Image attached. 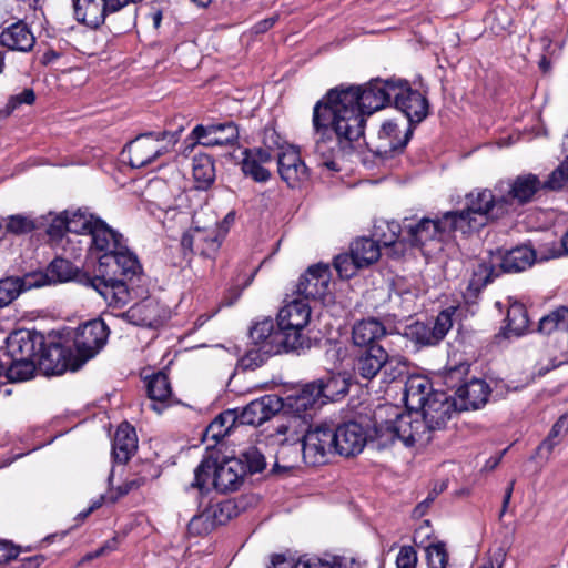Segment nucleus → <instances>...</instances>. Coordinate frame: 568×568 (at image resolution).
<instances>
[{
	"label": "nucleus",
	"mask_w": 568,
	"mask_h": 568,
	"mask_svg": "<svg viewBox=\"0 0 568 568\" xmlns=\"http://www.w3.org/2000/svg\"><path fill=\"white\" fill-rule=\"evenodd\" d=\"M284 408H287L294 416L324 404V400L315 383L305 384L300 390L283 398Z\"/></svg>",
	"instance_id": "nucleus-31"
},
{
	"label": "nucleus",
	"mask_w": 568,
	"mask_h": 568,
	"mask_svg": "<svg viewBox=\"0 0 568 568\" xmlns=\"http://www.w3.org/2000/svg\"><path fill=\"white\" fill-rule=\"evenodd\" d=\"M505 203L501 193L489 189H476L466 195L464 210L453 211V223L464 234L478 231L490 217L507 212Z\"/></svg>",
	"instance_id": "nucleus-7"
},
{
	"label": "nucleus",
	"mask_w": 568,
	"mask_h": 568,
	"mask_svg": "<svg viewBox=\"0 0 568 568\" xmlns=\"http://www.w3.org/2000/svg\"><path fill=\"white\" fill-rule=\"evenodd\" d=\"M406 367V362L402 357L389 355L382 346H371L357 352L353 369L357 378L372 381L382 374V381L389 384L400 378Z\"/></svg>",
	"instance_id": "nucleus-8"
},
{
	"label": "nucleus",
	"mask_w": 568,
	"mask_h": 568,
	"mask_svg": "<svg viewBox=\"0 0 568 568\" xmlns=\"http://www.w3.org/2000/svg\"><path fill=\"white\" fill-rule=\"evenodd\" d=\"M278 328L274 329L272 320H264L256 323L250 331L251 338L255 344L260 345L265 353L280 354L282 352H291L286 348V344L277 336Z\"/></svg>",
	"instance_id": "nucleus-30"
},
{
	"label": "nucleus",
	"mask_w": 568,
	"mask_h": 568,
	"mask_svg": "<svg viewBox=\"0 0 568 568\" xmlns=\"http://www.w3.org/2000/svg\"><path fill=\"white\" fill-rule=\"evenodd\" d=\"M334 437L336 453L347 457L359 454L367 443L366 433L355 422L334 428Z\"/></svg>",
	"instance_id": "nucleus-22"
},
{
	"label": "nucleus",
	"mask_w": 568,
	"mask_h": 568,
	"mask_svg": "<svg viewBox=\"0 0 568 568\" xmlns=\"http://www.w3.org/2000/svg\"><path fill=\"white\" fill-rule=\"evenodd\" d=\"M544 187L554 191L568 189V155L550 173L548 180L544 183Z\"/></svg>",
	"instance_id": "nucleus-51"
},
{
	"label": "nucleus",
	"mask_w": 568,
	"mask_h": 568,
	"mask_svg": "<svg viewBox=\"0 0 568 568\" xmlns=\"http://www.w3.org/2000/svg\"><path fill=\"white\" fill-rule=\"evenodd\" d=\"M291 144H288L280 134L278 132L271 126H266L263 131V149L268 151L270 153L272 151H275L276 154L281 151H285L286 148H290Z\"/></svg>",
	"instance_id": "nucleus-56"
},
{
	"label": "nucleus",
	"mask_w": 568,
	"mask_h": 568,
	"mask_svg": "<svg viewBox=\"0 0 568 568\" xmlns=\"http://www.w3.org/2000/svg\"><path fill=\"white\" fill-rule=\"evenodd\" d=\"M272 159V153L263 148L245 150L242 160V171L256 182H266L270 180L271 173L264 168V164L271 162Z\"/></svg>",
	"instance_id": "nucleus-33"
},
{
	"label": "nucleus",
	"mask_w": 568,
	"mask_h": 568,
	"mask_svg": "<svg viewBox=\"0 0 568 568\" xmlns=\"http://www.w3.org/2000/svg\"><path fill=\"white\" fill-rule=\"evenodd\" d=\"M544 186L537 175L528 173L518 175L511 182L500 181L495 185V191L501 193L506 200L508 211L513 204L523 205L530 202L534 195Z\"/></svg>",
	"instance_id": "nucleus-16"
},
{
	"label": "nucleus",
	"mask_w": 568,
	"mask_h": 568,
	"mask_svg": "<svg viewBox=\"0 0 568 568\" xmlns=\"http://www.w3.org/2000/svg\"><path fill=\"white\" fill-rule=\"evenodd\" d=\"M64 232H69V212L54 217L48 229V234L54 239L61 237Z\"/></svg>",
	"instance_id": "nucleus-60"
},
{
	"label": "nucleus",
	"mask_w": 568,
	"mask_h": 568,
	"mask_svg": "<svg viewBox=\"0 0 568 568\" xmlns=\"http://www.w3.org/2000/svg\"><path fill=\"white\" fill-rule=\"evenodd\" d=\"M398 132L396 123L385 121L378 131L379 144L376 152L378 154H387L388 152L402 150L407 144L412 131L408 130L403 139L398 138Z\"/></svg>",
	"instance_id": "nucleus-36"
},
{
	"label": "nucleus",
	"mask_w": 568,
	"mask_h": 568,
	"mask_svg": "<svg viewBox=\"0 0 568 568\" xmlns=\"http://www.w3.org/2000/svg\"><path fill=\"white\" fill-rule=\"evenodd\" d=\"M409 335L414 341H416V343L422 345H436L439 343L433 327L424 323H416L412 325L409 328Z\"/></svg>",
	"instance_id": "nucleus-55"
},
{
	"label": "nucleus",
	"mask_w": 568,
	"mask_h": 568,
	"mask_svg": "<svg viewBox=\"0 0 568 568\" xmlns=\"http://www.w3.org/2000/svg\"><path fill=\"white\" fill-rule=\"evenodd\" d=\"M239 425L237 409L226 410L220 414L207 427L206 434L215 440L229 435L230 430Z\"/></svg>",
	"instance_id": "nucleus-45"
},
{
	"label": "nucleus",
	"mask_w": 568,
	"mask_h": 568,
	"mask_svg": "<svg viewBox=\"0 0 568 568\" xmlns=\"http://www.w3.org/2000/svg\"><path fill=\"white\" fill-rule=\"evenodd\" d=\"M37 339L41 346V336H32L30 332H14L8 337L7 351L0 356L7 359L38 361L40 347L37 345Z\"/></svg>",
	"instance_id": "nucleus-25"
},
{
	"label": "nucleus",
	"mask_w": 568,
	"mask_h": 568,
	"mask_svg": "<svg viewBox=\"0 0 568 568\" xmlns=\"http://www.w3.org/2000/svg\"><path fill=\"white\" fill-rule=\"evenodd\" d=\"M244 478L243 460L241 458H225L217 462L212 457L204 458L194 470L192 487L204 489L209 479L220 493L233 491L239 488Z\"/></svg>",
	"instance_id": "nucleus-9"
},
{
	"label": "nucleus",
	"mask_w": 568,
	"mask_h": 568,
	"mask_svg": "<svg viewBox=\"0 0 568 568\" xmlns=\"http://www.w3.org/2000/svg\"><path fill=\"white\" fill-rule=\"evenodd\" d=\"M311 320V307L303 300L286 303L277 314V336L291 352L310 348L311 339L305 329Z\"/></svg>",
	"instance_id": "nucleus-10"
},
{
	"label": "nucleus",
	"mask_w": 568,
	"mask_h": 568,
	"mask_svg": "<svg viewBox=\"0 0 568 568\" xmlns=\"http://www.w3.org/2000/svg\"><path fill=\"white\" fill-rule=\"evenodd\" d=\"M395 80H373L365 85H339L331 89L323 98L334 111L357 122L364 135L366 118L383 109L393 100Z\"/></svg>",
	"instance_id": "nucleus-4"
},
{
	"label": "nucleus",
	"mask_w": 568,
	"mask_h": 568,
	"mask_svg": "<svg viewBox=\"0 0 568 568\" xmlns=\"http://www.w3.org/2000/svg\"><path fill=\"white\" fill-rule=\"evenodd\" d=\"M454 403L440 392L434 393L419 412H405L398 406L385 404L374 413V429L371 443L377 449H385L396 442L410 447L427 445L432 434L446 427L455 413Z\"/></svg>",
	"instance_id": "nucleus-1"
},
{
	"label": "nucleus",
	"mask_w": 568,
	"mask_h": 568,
	"mask_svg": "<svg viewBox=\"0 0 568 568\" xmlns=\"http://www.w3.org/2000/svg\"><path fill=\"white\" fill-rule=\"evenodd\" d=\"M237 458H241L243 460L244 476L247 473H260L266 466L264 455L255 446H250L246 449H244Z\"/></svg>",
	"instance_id": "nucleus-49"
},
{
	"label": "nucleus",
	"mask_w": 568,
	"mask_h": 568,
	"mask_svg": "<svg viewBox=\"0 0 568 568\" xmlns=\"http://www.w3.org/2000/svg\"><path fill=\"white\" fill-rule=\"evenodd\" d=\"M506 337H520L528 331V315L526 308L520 303H514L507 312Z\"/></svg>",
	"instance_id": "nucleus-39"
},
{
	"label": "nucleus",
	"mask_w": 568,
	"mask_h": 568,
	"mask_svg": "<svg viewBox=\"0 0 568 568\" xmlns=\"http://www.w3.org/2000/svg\"><path fill=\"white\" fill-rule=\"evenodd\" d=\"M34 43L36 37L23 21L10 24L0 33V44L12 51L28 52Z\"/></svg>",
	"instance_id": "nucleus-29"
},
{
	"label": "nucleus",
	"mask_w": 568,
	"mask_h": 568,
	"mask_svg": "<svg viewBox=\"0 0 568 568\" xmlns=\"http://www.w3.org/2000/svg\"><path fill=\"white\" fill-rule=\"evenodd\" d=\"M426 558L428 568H446L448 554L445 545L442 542L430 544L426 548Z\"/></svg>",
	"instance_id": "nucleus-53"
},
{
	"label": "nucleus",
	"mask_w": 568,
	"mask_h": 568,
	"mask_svg": "<svg viewBox=\"0 0 568 568\" xmlns=\"http://www.w3.org/2000/svg\"><path fill=\"white\" fill-rule=\"evenodd\" d=\"M393 101L395 106L400 110L410 124L420 123L428 114V101L426 97L417 90H413L407 81L395 80Z\"/></svg>",
	"instance_id": "nucleus-15"
},
{
	"label": "nucleus",
	"mask_w": 568,
	"mask_h": 568,
	"mask_svg": "<svg viewBox=\"0 0 568 568\" xmlns=\"http://www.w3.org/2000/svg\"><path fill=\"white\" fill-rule=\"evenodd\" d=\"M109 329L102 320L89 321L80 325L74 335V347L80 363H71L67 357V351L58 344L48 349V358L57 361L52 367L53 374H62L65 369L77 371L87 361L94 357L105 345Z\"/></svg>",
	"instance_id": "nucleus-6"
},
{
	"label": "nucleus",
	"mask_w": 568,
	"mask_h": 568,
	"mask_svg": "<svg viewBox=\"0 0 568 568\" xmlns=\"http://www.w3.org/2000/svg\"><path fill=\"white\" fill-rule=\"evenodd\" d=\"M148 194L152 197V202L162 211L175 209V196L170 186L163 180L151 181L148 185Z\"/></svg>",
	"instance_id": "nucleus-41"
},
{
	"label": "nucleus",
	"mask_w": 568,
	"mask_h": 568,
	"mask_svg": "<svg viewBox=\"0 0 568 568\" xmlns=\"http://www.w3.org/2000/svg\"><path fill=\"white\" fill-rule=\"evenodd\" d=\"M538 328L544 334L568 329V308L562 306L545 315L540 318Z\"/></svg>",
	"instance_id": "nucleus-46"
},
{
	"label": "nucleus",
	"mask_w": 568,
	"mask_h": 568,
	"mask_svg": "<svg viewBox=\"0 0 568 568\" xmlns=\"http://www.w3.org/2000/svg\"><path fill=\"white\" fill-rule=\"evenodd\" d=\"M18 556V549L8 540H0V564H6Z\"/></svg>",
	"instance_id": "nucleus-62"
},
{
	"label": "nucleus",
	"mask_w": 568,
	"mask_h": 568,
	"mask_svg": "<svg viewBox=\"0 0 568 568\" xmlns=\"http://www.w3.org/2000/svg\"><path fill=\"white\" fill-rule=\"evenodd\" d=\"M182 129L174 132H148L130 141L124 149L132 168H143L170 152L180 139Z\"/></svg>",
	"instance_id": "nucleus-12"
},
{
	"label": "nucleus",
	"mask_w": 568,
	"mask_h": 568,
	"mask_svg": "<svg viewBox=\"0 0 568 568\" xmlns=\"http://www.w3.org/2000/svg\"><path fill=\"white\" fill-rule=\"evenodd\" d=\"M181 244L194 253L211 256L219 250L221 240L216 227H194L183 234Z\"/></svg>",
	"instance_id": "nucleus-24"
},
{
	"label": "nucleus",
	"mask_w": 568,
	"mask_h": 568,
	"mask_svg": "<svg viewBox=\"0 0 568 568\" xmlns=\"http://www.w3.org/2000/svg\"><path fill=\"white\" fill-rule=\"evenodd\" d=\"M215 527L225 525L233 516H236V506L232 500H225L210 505L205 508Z\"/></svg>",
	"instance_id": "nucleus-48"
},
{
	"label": "nucleus",
	"mask_w": 568,
	"mask_h": 568,
	"mask_svg": "<svg viewBox=\"0 0 568 568\" xmlns=\"http://www.w3.org/2000/svg\"><path fill=\"white\" fill-rule=\"evenodd\" d=\"M7 232L21 235L32 232L36 229L34 221L26 215L16 214L8 217Z\"/></svg>",
	"instance_id": "nucleus-54"
},
{
	"label": "nucleus",
	"mask_w": 568,
	"mask_h": 568,
	"mask_svg": "<svg viewBox=\"0 0 568 568\" xmlns=\"http://www.w3.org/2000/svg\"><path fill=\"white\" fill-rule=\"evenodd\" d=\"M417 552L412 546H403L396 558L397 568H416Z\"/></svg>",
	"instance_id": "nucleus-59"
},
{
	"label": "nucleus",
	"mask_w": 568,
	"mask_h": 568,
	"mask_svg": "<svg viewBox=\"0 0 568 568\" xmlns=\"http://www.w3.org/2000/svg\"><path fill=\"white\" fill-rule=\"evenodd\" d=\"M453 220V211H449L443 214L440 219L423 217L416 225H408L412 244L424 247L427 243L440 242L444 236L459 231Z\"/></svg>",
	"instance_id": "nucleus-13"
},
{
	"label": "nucleus",
	"mask_w": 568,
	"mask_h": 568,
	"mask_svg": "<svg viewBox=\"0 0 568 568\" xmlns=\"http://www.w3.org/2000/svg\"><path fill=\"white\" fill-rule=\"evenodd\" d=\"M334 267L342 278L354 276L359 267L351 254H339L334 260Z\"/></svg>",
	"instance_id": "nucleus-57"
},
{
	"label": "nucleus",
	"mask_w": 568,
	"mask_h": 568,
	"mask_svg": "<svg viewBox=\"0 0 568 568\" xmlns=\"http://www.w3.org/2000/svg\"><path fill=\"white\" fill-rule=\"evenodd\" d=\"M146 389L152 400L151 409L161 414L171 403L172 389L168 376L164 373H156L148 378Z\"/></svg>",
	"instance_id": "nucleus-34"
},
{
	"label": "nucleus",
	"mask_w": 568,
	"mask_h": 568,
	"mask_svg": "<svg viewBox=\"0 0 568 568\" xmlns=\"http://www.w3.org/2000/svg\"><path fill=\"white\" fill-rule=\"evenodd\" d=\"M18 103L32 104L36 100V94L31 89H24L20 94L14 97Z\"/></svg>",
	"instance_id": "nucleus-64"
},
{
	"label": "nucleus",
	"mask_w": 568,
	"mask_h": 568,
	"mask_svg": "<svg viewBox=\"0 0 568 568\" xmlns=\"http://www.w3.org/2000/svg\"><path fill=\"white\" fill-rule=\"evenodd\" d=\"M90 252L98 258V275L88 276L85 284L95 290L113 307H123L131 300L124 280L140 277L142 267L128 248L122 234L105 222L98 221L90 235Z\"/></svg>",
	"instance_id": "nucleus-2"
},
{
	"label": "nucleus",
	"mask_w": 568,
	"mask_h": 568,
	"mask_svg": "<svg viewBox=\"0 0 568 568\" xmlns=\"http://www.w3.org/2000/svg\"><path fill=\"white\" fill-rule=\"evenodd\" d=\"M318 392L324 400H336L348 392V382L342 375L327 374L326 376L314 381Z\"/></svg>",
	"instance_id": "nucleus-37"
},
{
	"label": "nucleus",
	"mask_w": 568,
	"mask_h": 568,
	"mask_svg": "<svg viewBox=\"0 0 568 568\" xmlns=\"http://www.w3.org/2000/svg\"><path fill=\"white\" fill-rule=\"evenodd\" d=\"M73 13L78 22L95 29L100 27L109 13L116 12L115 0H72Z\"/></svg>",
	"instance_id": "nucleus-19"
},
{
	"label": "nucleus",
	"mask_w": 568,
	"mask_h": 568,
	"mask_svg": "<svg viewBox=\"0 0 568 568\" xmlns=\"http://www.w3.org/2000/svg\"><path fill=\"white\" fill-rule=\"evenodd\" d=\"M0 359L6 364L3 375L10 382H23L33 376L36 371V363L38 361H24L20 358H4Z\"/></svg>",
	"instance_id": "nucleus-40"
},
{
	"label": "nucleus",
	"mask_w": 568,
	"mask_h": 568,
	"mask_svg": "<svg viewBox=\"0 0 568 568\" xmlns=\"http://www.w3.org/2000/svg\"><path fill=\"white\" fill-rule=\"evenodd\" d=\"M123 317H125L129 323L136 326L156 327L165 317V310L158 300L146 297L131 306L123 313Z\"/></svg>",
	"instance_id": "nucleus-23"
},
{
	"label": "nucleus",
	"mask_w": 568,
	"mask_h": 568,
	"mask_svg": "<svg viewBox=\"0 0 568 568\" xmlns=\"http://www.w3.org/2000/svg\"><path fill=\"white\" fill-rule=\"evenodd\" d=\"M560 250L555 246L552 248H546L542 244L538 250H534L530 246L521 245L507 251L500 262V268L507 273L523 272L536 262L549 261L551 258L560 257Z\"/></svg>",
	"instance_id": "nucleus-14"
},
{
	"label": "nucleus",
	"mask_w": 568,
	"mask_h": 568,
	"mask_svg": "<svg viewBox=\"0 0 568 568\" xmlns=\"http://www.w3.org/2000/svg\"><path fill=\"white\" fill-rule=\"evenodd\" d=\"M353 564V560L336 555L324 558L303 556L295 562V568H349Z\"/></svg>",
	"instance_id": "nucleus-42"
},
{
	"label": "nucleus",
	"mask_w": 568,
	"mask_h": 568,
	"mask_svg": "<svg viewBox=\"0 0 568 568\" xmlns=\"http://www.w3.org/2000/svg\"><path fill=\"white\" fill-rule=\"evenodd\" d=\"M567 434L568 414H564L552 425L548 436L537 447V455L548 459L554 448L562 442Z\"/></svg>",
	"instance_id": "nucleus-38"
},
{
	"label": "nucleus",
	"mask_w": 568,
	"mask_h": 568,
	"mask_svg": "<svg viewBox=\"0 0 568 568\" xmlns=\"http://www.w3.org/2000/svg\"><path fill=\"white\" fill-rule=\"evenodd\" d=\"M498 275V272L494 268V266L488 262H479L473 271V277L470 280V286L479 290L486 286L488 283L493 281L495 276Z\"/></svg>",
	"instance_id": "nucleus-50"
},
{
	"label": "nucleus",
	"mask_w": 568,
	"mask_h": 568,
	"mask_svg": "<svg viewBox=\"0 0 568 568\" xmlns=\"http://www.w3.org/2000/svg\"><path fill=\"white\" fill-rule=\"evenodd\" d=\"M284 408L283 398L275 394L252 400L241 412L237 410L239 425L258 426Z\"/></svg>",
	"instance_id": "nucleus-18"
},
{
	"label": "nucleus",
	"mask_w": 568,
	"mask_h": 568,
	"mask_svg": "<svg viewBox=\"0 0 568 568\" xmlns=\"http://www.w3.org/2000/svg\"><path fill=\"white\" fill-rule=\"evenodd\" d=\"M434 393L436 392L433 389V385L426 376H409L405 383L404 393L407 412H419V408L425 406Z\"/></svg>",
	"instance_id": "nucleus-27"
},
{
	"label": "nucleus",
	"mask_w": 568,
	"mask_h": 568,
	"mask_svg": "<svg viewBox=\"0 0 568 568\" xmlns=\"http://www.w3.org/2000/svg\"><path fill=\"white\" fill-rule=\"evenodd\" d=\"M276 434L284 436L281 443H301L303 460L310 466L326 464L329 456L336 452L334 427L328 424L315 425L305 430V422L293 416L277 426Z\"/></svg>",
	"instance_id": "nucleus-5"
},
{
	"label": "nucleus",
	"mask_w": 568,
	"mask_h": 568,
	"mask_svg": "<svg viewBox=\"0 0 568 568\" xmlns=\"http://www.w3.org/2000/svg\"><path fill=\"white\" fill-rule=\"evenodd\" d=\"M297 293L305 298L326 300L331 295V271L326 264L310 266L300 277Z\"/></svg>",
	"instance_id": "nucleus-17"
},
{
	"label": "nucleus",
	"mask_w": 568,
	"mask_h": 568,
	"mask_svg": "<svg viewBox=\"0 0 568 568\" xmlns=\"http://www.w3.org/2000/svg\"><path fill=\"white\" fill-rule=\"evenodd\" d=\"M312 125L316 135L314 154L320 164L339 171V160L351 155L363 138L357 122L345 120L321 99L313 108Z\"/></svg>",
	"instance_id": "nucleus-3"
},
{
	"label": "nucleus",
	"mask_w": 568,
	"mask_h": 568,
	"mask_svg": "<svg viewBox=\"0 0 568 568\" xmlns=\"http://www.w3.org/2000/svg\"><path fill=\"white\" fill-rule=\"evenodd\" d=\"M193 136L205 146L233 145L237 142L239 130L232 122L209 125H196L192 131Z\"/></svg>",
	"instance_id": "nucleus-20"
},
{
	"label": "nucleus",
	"mask_w": 568,
	"mask_h": 568,
	"mask_svg": "<svg viewBox=\"0 0 568 568\" xmlns=\"http://www.w3.org/2000/svg\"><path fill=\"white\" fill-rule=\"evenodd\" d=\"M44 276L41 274H27L22 277L10 276L0 280V307L11 304L22 292L41 287Z\"/></svg>",
	"instance_id": "nucleus-26"
},
{
	"label": "nucleus",
	"mask_w": 568,
	"mask_h": 568,
	"mask_svg": "<svg viewBox=\"0 0 568 568\" xmlns=\"http://www.w3.org/2000/svg\"><path fill=\"white\" fill-rule=\"evenodd\" d=\"M214 529L207 510L194 515L187 525V532L191 536H205Z\"/></svg>",
	"instance_id": "nucleus-52"
},
{
	"label": "nucleus",
	"mask_w": 568,
	"mask_h": 568,
	"mask_svg": "<svg viewBox=\"0 0 568 568\" xmlns=\"http://www.w3.org/2000/svg\"><path fill=\"white\" fill-rule=\"evenodd\" d=\"M98 221L101 220L82 211L69 213V232L90 236Z\"/></svg>",
	"instance_id": "nucleus-47"
},
{
	"label": "nucleus",
	"mask_w": 568,
	"mask_h": 568,
	"mask_svg": "<svg viewBox=\"0 0 568 568\" xmlns=\"http://www.w3.org/2000/svg\"><path fill=\"white\" fill-rule=\"evenodd\" d=\"M385 335L384 324L374 317L358 321L352 328V342L359 349L381 346L377 342Z\"/></svg>",
	"instance_id": "nucleus-28"
},
{
	"label": "nucleus",
	"mask_w": 568,
	"mask_h": 568,
	"mask_svg": "<svg viewBox=\"0 0 568 568\" xmlns=\"http://www.w3.org/2000/svg\"><path fill=\"white\" fill-rule=\"evenodd\" d=\"M490 394L489 385L478 378H474L457 388L456 395L460 400L459 409H477L486 404Z\"/></svg>",
	"instance_id": "nucleus-32"
},
{
	"label": "nucleus",
	"mask_w": 568,
	"mask_h": 568,
	"mask_svg": "<svg viewBox=\"0 0 568 568\" xmlns=\"http://www.w3.org/2000/svg\"><path fill=\"white\" fill-rule=\"evenodd\" d=\"M268 568H295V564L284 555L276 554L272 556L271 566Z\"/></svg>",
	"instance_id": "nucleus-63"
},
{
	"label": "nucleus",
	"mask_w": 568,
	"mask_h": 568,
	"mask_svg": "<svg viewBox=\"0 0 568 568\" xmlns=\"http://www.w3.org/2000/svg\"><path fill=\"white\" fill-rule=\"evenodd\" d=\"M506 554L503 548L489 550L480 568H503Z\"/></svg>",
	"instance_id": "nucleus-61"
},
{
	"label": "nucleus",
	"mask_w": 568,
	"mask_h": 568,
	"mask_svg": "<svg viewBox=\"0 0 568 568\" xmlns=\"http://www.w3.org/2000/svg\"><path fill=\"white\" fill-rule=\"evenodd\" d=\"M192 172L199 189L207 187L215 178V169L212 159L205 154L193 158Z\"/></svg>",
	"instance_id": "nucleus-43"
},
{
	"label": "nucleus",
	"mask_w": 568,
	"mask_h": 568,
	"mask_svg": "<svg viewBox=\"0 0 568 568\" xmlns=\"http://www.w3.org/2000/svg\"><path fill=\"white\" fill-rule=\"evenodd\" d=\"M388 233H378V230L383 229V225L377 226L376 235L377 241L369 237H361L355 240L351 244V255L356 261L359 267H366L375 263L381 256V245L386 248H390V253L394 256L404 255L407 244L404 240L399 239L400 226L396 222H387L384 225Z\"/></svg>",
	"instance_id": "nucleus-11"
},
{
	"label": "nucleus",
	"mask_w": 568,
	"mask_h": 568,
	"mask_svg": "<svg viewBox=\"0 0 568 568\" xmlns=\"http://www.w3.org/2000/svg\"><path fill=\"white\" fill-rule=\"evenodd\" d=\"M276 156L278 174L288 186L294 187L308 179V169L295 146L286 148Z\"/></svg>",
	"instance_id": "nucleus-21"
},
{
	"label": "nucleus",
	"mask_w": 568,
	"mask_h": 568,
	"mask_svg": "<svg viewBox=\"0 0 568 568\" xmlns=\"http://www.w3.org/2000/svg\"><path fill=\"white\" fill-rule=\"evenodd\" d=\"M452 326V313L449 311H443L438 314L432 327L435 335L440 342L446 336Z\"/></svg>",
	"instance_id": "nucleus-58"
},
{
	"label": "nucleus",
	"mask_w": 568,
	"mask_h": 568,
	"mask_svg": "<svg viewBox=\"0 0 568 568\" xmlns=\"http://www.w3.org/2000/svg\"><path fill=\"white\" fill-rule=\"evenodd\" d=\"M78 268L73 264L64 258H54L47 268L45 274L40 273L44 276L43 286L51 282H68L75 277Z\"/></svg>",
	"instance_id": "nucleus-44"
},
{
	"label": "nucleus",
	"mask_w": 568,
	"mask_h": 568,
	"mask_svg": "<svg viewBox=\"0 0 568 568\" xmlns=\"http://www.w3.org/2000/svg\"><path fill=\"white\" fill-rule=\"evenodd\" d=\"M138 448V438L134 428L128 423L121 424L114 435L112 455L118 463H126Z\"/></svg>",
	"instance_id": "nucleus-35"
}]
</instances>
